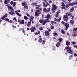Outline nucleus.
<instances>
[{
    "instance_id": "58",
    "label": "nucleus",
    "mask_w": 77,
    "mask_h": 77,
    "mask_svg": "<svg viewBox=\"0 0 77 77\" xmlns=\"http://www.w3.org/2000/svg\"><path fill=\"white\" fill-rule=\"evenodd\" d=\"M2 19H0V24H2V23H1V22H2Z\"/></svg>"
},
{
    "instance_id": "18",
    "label": "nucleus",
    "mask_w": 77,
    "mask_h": 77,
    "mask_svg": "<svg viewBox=\"0 0 77 77\" xmlns=\"http://www.w3.org/2000/svg\"><path fill=\"white\" fill-rule=\"evenodd\" d=\"M8 17V14H5V15L2 17V18H1V19H5V18H6V17Z\"/></svg>"
},
{
    "instance_id": "8",
    "label": "nucleus",
    "mask_w": 77,
    "mask_h": 77,
    "mask_svg": "<svg viewBox=\"0 0 77 77\" xmlns=\"http://www.w3.org/2000/svg\"><path fill=\"white\" fill-rule=\"evenodd\" d=\"M66 28L65 29V30H66L68 28H69V24L68 23H66L64 25Z\"/></svg>"
},
{
    "instance_id": "53",
    "label": "nucleus",
    "mask_w": 77,
    "mask_h": 77,
    "mask_svg": "<svg viewBox=\"0 0 77 77\" xmlns=\"http://www.w3.org/2000/svg\"><path fill=\"white\" fill-rule=\"evenodd\" d=\"M59 14H55V16H56V17H59Z\"/></svg>"
},
{
    "instance_id": "1",
    "label": "nucleus",
    "mask_w": 77,
    "mask_h": 77,
    "mask_svg": "<svg viewBox=\"0 0 77 77\" xmlns=\"http://www.w3.org/2000/svg\"><path fill=\"white\" fill-rule=\"evenodd\" d=\"M65 49L66 50V52L69 54H73V52L72 51L71 48L69 46H67L65 48Z\"/></svg>"
},
{
    "instance_id": "10",
    "label": "nucleus",
    "mask_w": 77,
    "mask_h": 77,
    "mask_svg": "<svg viewBox=\"0 0 77 77\" xmlns=\"http://www.w3.org/2000/svg\"><path fill=\"white\" fill-rule=\"evenodd\" d=\"M36 28L35 26H32L31 28H30V29L31 30V32H34V31L36 30Z\"/></svg>"
},
{
    "instance_id": "22",
    "label": "nucleus",
    "mask_w": 77,
    "mask_h": 77,
    "mask_svg": "<svg viewBox=\"0 0 77 77\" xmlns=\"http://www.w3.org/2000/svg\"><path fill=\"white\" fill-rule=\"evenodd\" d=\"M25 21L24 20H22L20 23V24H24V23Z\"/></svg>"
},
{
    "instance_id": "62",
    "label": "nucleus",
    "mask_w": 77,
    "mask_h": 77,
    "mask_svg": "<svg viewBox=\"0 0 77 77\" xmlns=\"http://www.w3.org/2000/svg\"><path fill=\"white\" fill-rule=\"evenodd\" d=\"M71 2H69V6H71Z\"/></svg>"
},
{
    "instance_id": "14",
    "label": "nucleus",
    "mask_w": 77,
    "mask_h": 77,
    "mask_svg": "<svg viewBox=\"0 0 77 77\" xmlns=\"http://www.w3.org/2000/svg\"><path fill=\"white\" fill-rule=\"evenodd\" d=\"M15 14H16V15H17V16H18V17H21V15L18 12V11H15Z\"/></svg>"
},
{
    "instance_id": "44",
    "label": "nucleus",
    "mask_w": 77,
    "mask_h": 77,
    "mask_svg": "<svg viewBox=\"0 0 77 77\" xmlns=\"http://www.w3.org/2000/svg\"><path fill=\"white\" fill-rule=\"evenodd\" d=\"M72 55H71L69 56V60H71V58H72Z\"/></svg>"
},
{
    "instance_id": "63",
    "label": "nucleus",
    "mask_w": 77,
    "mask_h": 77,
    "mask_svg": "<svg viewBox=\"0 0 77 77\" xmlns=\"http://www.w3.org/2000/svg\"><path fill=\"white\" fill-rule=\"evenodd\" d=\"M31 25H29V24H28V23L27 24V26H28V27H30V26Z\"/></svg>"
},
{
    "instance_id": "36",
    "label": "nucleus",
    "mask_w": 77,
    "mask_h": 77,
    "mask_svg": "<svg viewBox=\"0 0 77 77\" xmlns=\"http://www.w3.org/2000/svg\"><path fill=\"white\" fill-rule=\"evenodd\" d=\"M8 9H10V10H12L13 9V8L11 7V6H9V8H8Z\"/></svg>"
},
{
    "instance_id": "12",
    "label": "nucleus",
    "mask_w": 77,
    "mask_h": 77,
    "mask_svg": "<svg viewBox=\"0 0 77 77\" xmlns=\"http://www.w3.org/2000/svg\"><path fill=\"white\" fill-rule=\"evenodd\" d=\"M61 6V8L62 9H65V6L64 3H62Z\"/></svg>"
},
{
    "instance_id": "42",
    "label": "nucleus",
    "mask_w": 77,
    "mask_h": 77,
    "mask_svg": "<svg viewBox=\"0 0 77 77\" xmlns=\"http://www.w3.org/2000/svg\"><path fill=\"white\" fill-rule=\"evenodd\" d=\"M74 2H72L71 3L70 6H74Z\"/></svg>"
},
{
    "instance_id": "4",
    "label": "nucleus",
    "mask_w": 77,
    "mask_h": 77,
    "mask_svg": "<svg viewBox=\"0 0 77 77\" xmlns=\"http://www.w3.org/2000/svg\"><path fill=\"white\" fill-rule=\"evenodd\" d=\"M52 7V8H51V10L53 13H54L55 12V10L56 9H57V6H56V5H54V3H53Z\"/></svg>"
},
{
    "instance_id": "9",
    "label": "nucleus",
    "mask_w": 77,
    "mask_h": 77,
    "mask_svg": "<svg viewBox=\"0 0 77 77\" xmlns=\"http://www.w3.org/2000/svg\"><path fill=\"white\" fill-rule=\"evenodd\" d=\"M63 19L64 21H65L66 22H67V21H68V20H69L68 17L66 16V15H64L63 16Z\"/></svg>"
},
{
    "instance_id": "3",
    "label": "nucleus",
    "mask_w": 77,
    "mask_h": 77,
    "mask_svg": "<svg viewBox=\"0 0 77 77\" xmlns=\"http://www.w3.org/2000/svg\"><path fill=\"white\" fill-rule=\"evenodd\" d=\"M42 10V8H40L39 10H37L35 13V17H38L39 16V13L41 12V11Z\"/></svg>"
},
{
    "instance_id": "51",
    "label": "nucleus",
    "mask_w": 77,
    "mask_h": 77,
    "mask_svg": "<svg viewBox=\"0 0 77 77\" xmlns=\"http://www.w3.org/2000/svg\"><path fill=\"white\" fill-rule=\"evenodd\" d=\"M22 32L23 33H24V35H26V32H25V31L24 30V29H23Z\"/></svg>"
},
{
    "instance_id": "47",
    "label": "nucleus",
    "mask_w": 77,
    "mask_h": 77,
    "mask_svg": "<svg viewBox=\"0 0 77 77\" xmlns=\"http://www.w3.org/2000/svg\"><path fill=\"white\" fill-rule=\"evenodd\" d=\"M51 29H54V27L53 26L51 25Z\"/></svg>"
},
{
    "instance_id": "46",
    "label": "nucleus",
    "mask_w": 77,
    "mask_h": 77,
    "mask_svg": "<svg viewBox=\"0 0 77 77\" xmlns=\"http://www.w3.org/2000/svg\"><path fill=\"white\" fill-rule=\"evenodd\" d=\"M61 23H62V24H63V25H65V22L63 21H62Z\"/></svg>"
},
{
    "instance_id": "45",
    "label": "nucleus",
    "mask_w": 77,
    "mask_h": 77,
    "mask_svg": "<svg viewBox=\"0 0 77 77\" xmlns=\"http://www.w3.org/2000/svg\"><path fill=\"white\" fill-rule=\"evenodd\" d=\"M32 23V21H30V20L29 21L28 23V24H29L30 25H31V23Z\"/></svg>"
},
{
    "instance_id": "17",
    "label": "nucleus",
    "mask_w": 77,
    "mask_h": 77,
    "mask_svg": "<svg viewBox=\"0 0 77 77\" xmlns=\"http://www.w3.org/2000/svg\"><path fill=\"white\" fill-rule=\"evenodd\" d=\"M29 18L30 19V21H32V20H34V17L32 15L29 17Z\"/></svg>"
},
{
    "instance_id": "37",
    "label": "nucleus",
    "mask_w": 77,
    "mask_h": 77,
    "mask_svg": "<svg viewBox=\"0 0 77 77\" xmlns=\"http://www.w3.org/2000/svg\"><path fill=\"white\" fill-rule=\"evenodd\" d=\"M72 36H73V37H75L77 36V35L76 34H72Z\"/></svg>"
},
{
    "instance_id": "38",
    "label": "nucleus",
    "mask_w": 77,
    "mask_h": 77,
    "mask_svg": "<svg viewBox=\"0 0 77 77\" xmlns=\"http://www.w3.org/2000/svg\"><path fill=\"white\" fill-rule=\"evenodd\" d=\"M26 15H27V17H30V15H29V13H26Z\"/></svg>"
},
{
    "instance_id": "31",
    "label": "nucleus",
    "mask_w": 77,
    "mask_h": 77,
    "mask_svg": "<svg viewBox=\"0 0 77 77\" xmlns=\"http://www.w3.org/2000/svg\"><path fill=\"white\" fill-rule=\"evenodd\" d=\"M4 3L5 4V5H7L8 4V0H5L4 1Z\"/></svg>"
},
{
    "instance_id": "59",
    "label": "nucleus",
    "mask_w": 77,
    "mask_h": 77,
    "mask_svg": "<svg viewBox=\"0 0 77 77\" xmlns=\"http://www.w3.org/2000/svg\"><path fill=\"white\" fill-rule=\"evenodd\" d=\"M74 56H77V54L75 53L73 54Z\"/></svg>"
},
{
    "instance_id": "64",
    "label": "nucleus",
    "mask_w": 77,
    "mask_h": 77,
    "mask_svg": "<svg viewBox=\"0 0 77 77\" xmlns=\"http://www.w3.org/2000/svg\"><path fill=\"white\" fill-rule=\"evenodd\" d=\"M23 29H22L21 28H20L19 29V31H21V30H23Z\"/></svg>"
},
{
    "instance_id": "57",
    "label": "nucleus",
    "mask_w": 77,
    "mask_h": 77,
    "mask_svg": "<svg viewBox=\"0 0 77 77\" xmlns=\"http://www.w3.org/2000/svg\"><path fill=\"white\" fill-rule=\"evenodd\" d=\"M34 34H35V35H38V32H37L35 33Z\"/></svg>"
},
{
    "instance_id": "2",
    "label": "nucleus",
    "mask_w": 77,
    "mask_h": 77,
    "mask_svg": "<svg viewBox=\"0 0 77 77\" xmlns=\"http://www.w3.org/2000/svg\"><path fill=\"white\" fill-rule=\"evenodd\" d=\"M21 5L23 6L24 9H29L28 5L26 2H23L22 3Z\"/></svg>"
},
{
    "instance_id": "20",
    "label": "nucleus",
    "mask_w": 77,
    "mask_h": 77,
    "mask_svg": "<svg viewBox=\"0 0 77 77\" xmlns=\"http://www.w3.org/2000/svg\"><path fill=\"white\" fill-rule=\"evenodd\" d=\"M70 24H71L72 25H73V24H74V21L73 20H70Z\"/></svg>"
},
{
    "instance_id": "23",
    "label": "nucleus",
    "mask_w": 77,
    "mask_h": 77,
    "mask_svg": "<svg viewBox=\"0 0 77 77\" xmlns=\"http://www.w3.org/2000/svg\"><path fill=\"white\" fill-rule=\"evenodd\" d=\"M65 15H66V17H69V16L70 17H71V14L69 13H68L67 12L66 13V14Z\"/></svg>"
},
{
    "instance_id": "55",
    "label": "nucleus",
    "mask_w": 77,
    "mask_h": 77,
    "mask_svg": "<svg viewBox=\"0 0 77 77\" xmlns=\"http://www.w3.org/2000/svg\"><path fill=\"white\" fill-rule=\"evenodd\" d=\"M74 5H77V2H74Z\"/></svg>"
},
{
    "instance_id": "25",
    "label": "nucleus",
    "mask_w": 77,
    "mask_h": 77,
    "mask_svg": "<svg viewBox=\"0 0 77 77\" xmlns=\"http://www.w3.org/2000/svg\"><path fill=\"white\" fill-rule=\"evenodd\" d=\"M74 8L72 7L70 8V12H72V11H74Z\"/></svg>"
},
{
    "instance_id": "6",
    "label": "nucleus",
    "mask_w": 77,
    "mask_h": 77,
    "mask_svg": "<svg viewBox=\"0 0 77 77\" xmlns=\"http://www.w3.org/2000/svg\"><path fill=\"white\" fill-rule=\"evenodd\" d=\"M39 22L40 23H42V25H45L47 22V20H44V19H42V20H39Z\"/></svg>"
},
{
    "instance_id": "27",
    "label": "nucleus",
    "mask_w": 77,
    "mask_h": 77,
    "mask_svg": "<svg viewBox=\"0 0 77 77\" xmlns=\"http://www.w3.org/2000/svg\"><path fill=\"white\" fill-rule=\"evenodd\" d=\"M60 45V43L59 42H57V44H56V46L57 47H59Z\"/></svg>"
},
{
    "instance_id": "50",
    "label": "nucleus",
    "mask_w": 77,
    "mask_h": 77,
    "mask_svg": "<svg viewBox=\"0 0 77 77\" xmlns=\"http://www.w3.org/2000/svg\"><path fill=\"white\" fill-rule=\"evenodd\" d=\"M69 5H66V8H69Z\"/></svg>"
},
{
    "instance_id": "19",
    "label": "nucleus",
    "mask_w": 77,
    "mask_h": 77,
    "mask_svg": "<svg viewBox=\"0 0 77 77\" xmlns=\"http://www.w3.org/2000/svg\"><path fill=\"white\" fill-rule=\"evenodd\" d=\"M42 38H40L38 40V42H40V43H42Z\"/></svg>"
},
{
    "instance_id": "5",
    "label": "nucleus",
    "mask_w": 77,
    "mask_h": 77,
    "mask_svg": "<svg viewBox=\"0 0 77 77\" xmlns=\"http://www.w3.org/2000/svg\"><path fill=\"white\" fill-rule=\"evenodd\" d=\"M50 14H47L46 17H45V18H47V19H45V20H47L46 22L47 23H48L49 22H50V20L49 19L50 18Z\"/></svg>"
},
{
    "instance_id": "28",
    "label": "nucleus",
    "mask_w": 77,
    "mask_h": 77,
    "mask_svg": "<svg viewBox=\"0 0 77 77\" xmlns=\"http://www.w3.org/2000/svg\"><path fill=\"white\" fill-rule=\"evenodd\" d=\"M40 8V5H37V6L36 7L35 9L37 10H38V9H39H39L40 8Z\"/></svg>"
},
{
    "instance_id": "16",
    "label": "nucleus",
    "mask_w": 77,
    "mask_h": 77,
    "mask_svg": "<svg viewBox=\"0 0 77 77\" xmlns=\"http://www.w3.org/2000/svg\"><path fill=\"white\" fill-rule=\"evenodd\" d=\"M70 44L71 43H70V42L69 41H67L66 42V45L67 46H69V45H70Z\"/></svg>"
},
{
    "instance_id": "40",
    "label": "nucleus",
    "mask_w": 77,
    "mask_h": 77,
    "mask_svg": "<svg viewBox=\"0 0 77 77\" xmlns=\"http://www.w3.org/2000/svg\"><path fill=\"white\" fill-rule=\"evenodd\" d=\"M16 5V2H14L13 3V7H15V6Z\"/></svg>"
},
{
    "instance_id": "41",
    "label": "nucleus",
    "mask_w": 77,
    "mask_h": 77,
    "mask_svg": "<svg viewBox=\"0 0 77 77\" xmlns=\"http://www.w3.org/2000/svg\"><path fill=\"white\" fill-rule=\"evenodd\" d=\"M43 29H44L43 27H41L40 28H39V29L41 31V30H43Z\"/></svg>"
},
{
    "instance_id": "52",
    "label": "nucleus",
    "mask_w": 77,
    "mask_h": 77,
    "mask_svg": "<svg viewBox=\"0 0 77 77\" xmlns=\"http://www.w3.org/2000/svg\"><path fill=\"white\" fill-rule=\"evenodd\" d=\"M53 34L54 36H56V35H57V33L56 32H54L53 33Z\"/></svg>"
},
{
    "instance_id": "32",
    "label": "nucleus",
    "mask_w": 77,
    "mask_h": 77,
    "mask_svg": "<svg viewBox=\"0 0 77 77\" xmlns=\"http://www.w3.org/2000/svg\"><path fill=\"white\" fill-rule=\"evenodd\" d=\"M46 10H47V8H43V12H45V13H46Z\"/></svg>"
},
{
    "instance_id": "11",
    "label": "nucleus",
    "mask_w": 77,
    "mask_h": 77,
    "mask_svg": "<svg viewBox=\"0 0 77 77\" xmlns=\"http://www.w3.org/2000/svg\"><path fill=\"white\" fill-rule=\"evenodd\" d=\"M45 36H50V33L48 31H45Z\"/></svg>"
},
{
    "instance_id": "48",
    "label": "nucleus",
    "mask_w": 77,
    "mask_h": 77,
    "mask_svg": "<svg viewBox=\"0 0 77 77\" xmlns=\"http://www.w3.org/2000/svg\"><path fill=\"white\" fill-rule=\"evenodd\" d=\"M11 5H12L14 3V1H11L10 2Z\"/></svg>"
},
{
    "instance_id": "30",
    "label": "nucleus",
    "mask_w": 77,
    "mask_h": 77,
    "mask_svg": "<svg viewBox=\"0 0 77 77\" xmlns=\"http://www.w3.org/2000/svg\"><path fill=\"white\" fill-rule=\"evenodd\" d=\"M23 18L25 20H28V17H27L26 16H25L23 17Z\"/></svg>"
},
{
    "instance_id": "39",
    "label": "nucleus",
    "mask_w": 77,
    "mask_h": 77,
    "mask_svg": "<svg viewBox=\"0 0 77 77\" xmlns=\"http://www.w3.org/2000/svg\"><path fill=\"white\" fill-rule=\"evenodd\" d=\"M77 28H75L73 29V32H75V31H77Z\"/></svg>"
},
{
    "instance_id": "60",
    "label": "nucleus",
    "mask_w": 77,
    "mask_h": 77,
    "mask_svg": "<svg viewBox=\"0 0 77 77\" xmlns=\"http://www.w3.org/2000/svg\"><path fill=\"white\" fill-rule=\"evenodd\" d=\"M70 17H71L72 18V19H74V16H72V15L70 16Z\"/></svg>"
},
{
    "instance_id": "49",
    "label": "nucleus",
    "mask_w": 77,
    "mask_h": 77,
    "mask_svg": "<svg viewBox=\"0 0 77 77\" xmlns=\"http://www.w3.org/2000/svg\"><path fill=\"white\" fill-rule=\"evenodd\" d=\"M13 20H15V21H17V19L15 17H14L13 18Z\"/></svg>"
},
{
    "instance_id": "13",
    "label": "nucleus",
    "mask_w": 77,
    "mask_h": 77,
    "mask_svg": "<svg viewBox=\"0 0 77 77\" xmlns=\"http://www.w3.org/2000/svg\"><path fill=\"white\" fill-rule=\"evenodd\" d=\"M54 20L55 21H57V22H59V21H60V20H61V18L60 17L58 19H57L56 18H54Z\"/></svg>"
},
{
    "instance_id": "54",
    "label": "nucleus",
    "mask_w": 77,
    "mask_h": 77,
    "mask_svg": "<svg viewBox=\"0 0 77 77\" xmlns=\"http://www.w3.org/2000/svg\"><path fill=\"white\" fill-rule=\"evenodd\" d=\"M21 20H20V19H18V23H21Z\"/></svg>"
},
{
    "instance_id": "26",
    "label": "nucleus",
    "mask_w": 77,
    "mask_h": 77,
    "mask_svg": "<svg viewBox=\"0 0 77 77\" xmlns=\"http://www.w3.org/2000/svg\"><path fill=\"white\" fill-rule=\"evenodd\" d=\"M61 33H62V34L65 33V31L64 30H63V29H62L61 30Z\"/></svg>"
},
{
    "instance_id": "43",
    "label": "nucleus",
    "mask_w": 77,
    "mask_h": 77,
    "mask_svg": "<svg viewBox=\"0 0 77 77\" xmlns=\"http://www.w3.org/2000/svg\"><path fill=\"white\" fill-rule=\"evenodd\" d=\"M71 44H73V45H75V41L72 42Z\"/></svg>"
},
{
    "instance_id": "29",
    "label": "nucleus",
    "mask_w": 77,
    "mask_h": 77,
    "mask_svg": "<svg viewBox=\"0 0 77 77\" xmlns=\"http://www.w3.org/2000/svg\"><path fill=\"white\" fill-rule=\"evenodd\" d=\"M58 41L60 42H61L63 41L62 38H58Z\"/></svg>"
},
{
    "instance_id": "33",
    "label": "nucleus",
    "mask_w": 77,
    "mask_h": 77,
    "mask_svg": "<svg viewBox=\"0 0 77 77\" xmlns=\"http://www.w3.org/2000/svg\"><path fill=\"white\" fill-rule=\"evenodd\" d=\"M60 10H58L57 12L56 13V14H60Z\"/></svg>"
},
{
    "instance_id": "15",
    "label": "nucleus",
    "mask_w": 77,
    "mask_h": 77,
    "mask_svg": "<svg viewBox=\"0 0 77 77\" xmlns=\"http://www.w3.org/2000/svg\"><path fill=\"white\" fill-rule=\"evenodd\" d=\"M37 5H38V4L36 2H32L31 4V5L33 6H36Z\"/></svg>"
},
{
    "instance_id": "61",
    "label": "nucleus",
    "mask_w": 77,
    "mask_h": 77,
    "mask_svg": "<svg viewBox=\"0 0 77 77\" xmlns=\"http://www.w3.org/2000/svg\"><path fill=\"white\" fill-rule=\"evenodd\" d=\"M48 31L49 32H50V31H51V29H48Z\"/></svg>"
},
{
    "instance_id": "7",
    "label": "nucleus",
    "mask_w": 77,
    "mask_h": 77,
    "mask_svg": "<svg viewBox=\"0 0 77 77\" xmlns=\"http://www.w3.org/2000/svg\"><path fill=\"white\" fill-rule=\"evenodd\" d=\"M45 3H47V4H45V3L44 2H43V6L44 8H47V6H49V4L48 3L47 1H45Z\"/></svg>"
},
{
    "instance_id": "21",
    "label": "nucleus",
    "mask_w": 77,
    "mask_h": 77,
    "mask_svg": "<svg viewBox=\"0 0 77 77\" xmlns=\"http://www.w3.org/2000/svg\"><path fill=\"white\" fill-rule=\"evenodd\" d=\"M50 10H51L50 8H48L47 9L46 8V13H48V12H49Z\"/></svg>"
},
{
    "instance_id": "56",
    "label": "nucleus",
    "mask_w": 77,
    "mask_h": 77,
    "mask_svg": "<svg viewBox=\"0 0 77 77\" xmlns=\"http://www.w3.org/2000/svg\"><path fill=\"white\" fill-rule=\"evenodd\" d=\"M48 3L50 4L51 3H52V1L50 0L49 1Z\"/></svg>"
},
{
    "instance_id": "35",
    "label": "nucleus",
    "mask_w": 77,
    "mask_h": 77,
    "mask_svg": "<svg viewBox=\"0 0 77 77\" xmlns=\"http://www.w3.org/2000/svg\"><path fill=\"white\" fill-rule=\"evenodd\" d=\"M9 14H11L12 15H14V12L11 11L9 13Z\"/></svg>"
},
{
    "instance_id": "34",
    "label": "nucleus",
    "mask_w": 77,
    "mask_h": 77,
    "mask_svg": "<svg viewBox=\"0 0 77 77\" xmlns=\"http://www.w3.org/2000/svg\"><path fill=\"white\" fill-rule=\"evenodd\" d=\"M43 42H42V44L44 45L45 44V40H43Z\"/></svg>"
},
{
    "instance_id": "24",
    "label": "nucleus",
    "mask_w": 77,
    "mask_h": 77,
    "mask_svg": "<svg viewBox=\"0 0 77 77\" xmlns=\"http://www.w3.org/2000/svg\"><path fill=\"white\" fill-rule=\"evenodd\" d=\"M3 20H4V21H8V22H9V19H8V18H6L5 19H2Z\"/></svg>"
}]
</instances>
